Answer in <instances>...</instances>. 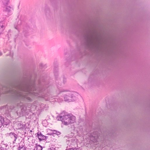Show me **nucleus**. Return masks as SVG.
<instances>
[{
  "label": "nucleus",
  "mask_w": 150,
  "mask_h": 150,
  "mask_svg": "<svg viewBox=\"0 0 150 150\" xmlns=\"http://www.w3.org/2000/svg\"><path fill=\"white\" fill-rule=\"evenodd\" d=\"M50 149H51V150H55V149L53 147L51 148Z\"/></svg>",
  "instance_id": "20"
},
{
  "label": "nucleus",
  "mask_w": 150,
  "mask_h": 150,
  "mask_svg": "<svg viewBox=\"0 0 150 150\" xmlns=\"http://www.w3.org/2000/svg\"><path fill=\"white\" fill-rule=\"evenodd\" d=\"M37 134L36 137H38L40 141L46 139L47 137L43 135L41 132H38Z\"/></svg>",
  "instance_id": "6"
},
{
  "label": "nucleus",
  "mask_w": 150,
  "mask_h": 150,
  "mask_svg": "<svg viewBox=\"0 0 150 150\" xmlns=\"http://www.w3.org/2000/svg\"><path fill=\"white\" fill-rule=\"evenodd\" d=\"M40 66L41 67H43L44 68H45V67H46V66L45 65H43V64H40Z\"/></svg>",
  "instance_id": "16"
},
{
  "label": "nucleus",
  "mask_w": 150,
  "mask_h": 150,
  "mask_svg": "<svg viewBox=\"0 0 150 150\" xmlns=\"http://www.w3.org/2000/svg\"><path fill=\"white\" fill-rule=\"evenodd\" d=\"M61 134V133L60 132L57 131V135H58Z\"/></svg>",
  "instance_id": "18"
},
{
  "label": "nucleus",
  "mask_w": 150,
  "mask_h": 150,
  "mask_svg": "<svg viewBox=\"0 0 150 150\" xmlns=\"http://www.w3.org/2000/svg\"><path fill=\"white\" fill-rule=\"evenodd\" d=\"M15 28L17 29V28L16 27H15Z\"/></svg>",
  "instance_id": "24"
},
{
  "label": "nucleus",
  "mask_w": 150,
  "mask_h": 150,
  "mask_svg": "<svg viewBox=\"0 0 150 150\" xmlns=\"http://www.w3.org/2000/svg\"><path fill=\"white\" fill-rule=\"evenodd\" d=\"M22 91L25 93L16 91L15 95L21 98H25L26 99L30 101H31V99L28 96L27 94H33L35 96H38V93L37 92V90L35 88L34 85L31 86H26L25 88L21 89Z\"/></svg>",
  "instance_id": "1"
},
{
  "label": "nucleus",
  "mask_w": 150,
  "mask_h": 150,
  "mask_svg": "<svg viewBox=\"0 0 150 150\" xmlns=\"http://www.w3.org/2000/svg\"><path fill=\"white\" fill-rule=\"evenodd\" d=\"M36 146L35 148V150H42V147L39 145H38L37 144H35Z\"/></svg>",
  "instance_id": "11"
},
{
  "label": "nucleus",
  "mask_w": 150,
  "mask_h": 150,
  "mask_svg": "<svg viewBox=\"0 0 150 150\" xmlns=\"http://www.w3.org/2000/svg\"><path fill=\"white\" fill-rule=\"evenodd\" d=\"M69 117L68 114H67L66 112H63L61 114V115L57 116V119L62 121L64 125H67L70 124Z\"/></svg>",
  "instance_id": "3"
},
{
  "label": "nucleus",
  "mask_w": 150,
  "mask_h": 150,
  "mask_svg": "<svg viewBox=\"0 0 150 150\" xmlns=\"http://www.w3.org/2000/svg\"><path fill=\"white\" fill-rule=\"evenodd\" d=\"M30 132H32V131H31V130H30Z\"/></svg>",
  "instance_id": "25"
},
{
  "label": "nucleus",
  "mask_w": 150,
  "mask_h": 150,
  "mask_svg": "<svg viewBox=\"0 0 150 150\" xmlns=\"http://www.w3.org/2000/svg\"><path fill=\"white\" fill-rule=\"evenodd\" d=\"M9 2V0H3V3L5 5H7Z\"/></svg>",
  "instance_id": "14"
},
{
  "label": "nucleus",
  "mask_w": 150,
  "mask_h": 150,
  "mask_svg": "<svg viewBox=\"0 0 150 150\" xmlns=\"http://www.w3.org/2000/svg\"><path fill=\"white\" fill-rule=\"evenodd\" d=\"M4 122V118L2 116H0V128L2 127Z\"/></svg>",
  "instance_id": "12"
},
{
  "label": "nucleus",
  "mask_w": 150,
  "mask_h": 150,
  "mask_svg": "<svg viewBox=\"0 0 150 150\" xmlns=\"http://www.w3.org/2000/svg\"><path fill=\"white\" fill-rule=\"evenodd\" d=\"M70 124L74 123L76 120V117L72 115L68 114Z\"/></svg>",
  "instance_id": "10"
},
{
  "label": "nucleus",
  "mask_w": 150,
  "mask_h": 150,
  "mask_svg": "<svg viewBox=\"0 0 150 150\" xmlns=\"http://www.w3.org/2000/svg\"><path fill=\"white\" fill-rule=\"evenodd\" d=\"M52 135L53 136H54V135H55V133H52Z\"/></svg>",
  "instance_id": "22"
},
{
  "label": "nucleus",
  "mask_w": 150,
  "mask_h": 150,
  "mask_svg": "<svg viewBox=\"0 0 150 150\" xmlns=\"http://www.w3.org/2000/svg\"><path fill=\"white\" fill-rule=\"evenodd\" d=\"M13 9L11 7L9 6H8L6 8L5 11L9 12L11 11Z\"/></svg>",
  "instance_id": "13"
},
{
  "label": "nucleus",
  "mask_w": 150,
  "mask_h": 150,
  "mask_svg": "<svg viewBox=\"0 0 150 150\" xmlns=\"http://www.w3.org/2000/svg\"><path fill=\"white\" fill-rule=\"evenodd\" d=\"M99 136V135L97 132H95L91 134L90 136L91 141L94 143H96Z\"/></svg>",
  "instance_id": "4"
},
{
  "label": "nucleus",
  "mask_w": 150,
  "mask_h": 150,
  "mask_svg": "<svg viewBox=\"0 0 150 150\" xmlns=\"http://www.w3.org/2000/svg\"><path fill=\"white\" fill-rule=\"evenodd\" d=\"M0 150H6V148L3 147H0Z\"/></svg>",
  "instance_id": "17"
},
{
  "label": "nucleus",
  "mask_w": 150,
  "mask_h": 150,
  "mask_svg": "<svg viewBox=\"0 0 150 150\" xmlns=\"http://www.w3.org/2000/svg\"><path fill=\"white\" fill-rule=\"evenodd\" d=\"M17 129H26V124H23L20 122L16 124Z\"/></svg>",
  "instance_id": "8"
},
{
  "label": "nucleus",
  "mask_w": 150,
  "mask_h": 150,
  "mask_svg": "<svg viewBox=\"0 0 150 150\" xmlns=\"http://www.w3.org/2000/svg\"><path fill=\"white\" fill-rule=\"evenodd\" d=\"M2 54V53L1 52H0V56H1Z\"/></svg>",
  "instance_id": "21"
},
{
  "label": "nucleus",
  "mask_w": 150,
  "mask_h": 150,
  "mask_svg": "<svg viewBox=\"0 0 150 150\" xmlns=\"http://www.w3.org/2000/svg\"><path fill=\"white\" fill-rule=\"evenodd\" d=\"M75 96H74L72 93L69 92L64 97L65 99L67 100H71L72 98H74Z\"/></svg>",
  "instance_id": "7"
},
{
  "label": "nucleus",
  "mask_w": 150,
  "mask_h": 150,
  "mask_svg": "<svg viewBox=\"0 0 150 150\" xmlns=\"http://www.w3.org/2000/svg\"><path fill=\"white\" fill-rule=\"evenodd\" d=\"M9 136L11 138L13 143H15L18 138V135L13 132H11L9 134Z\"/></svg>",
  "instance_id": "5"
},
{
  "label": "nucleus",
  "mask_w": 150,
  "mask_h": 150,
  "mask_svg": "<svg viewBox=\"0 0 150 150\" xmlns=\"http://www.w3.org/2000/svg\"><path fill=\"white\" fill-rule=\"evenodd\" d=\"M66 150H70V149H66Z\"/></svg>",
  "instance_id": "23"
},
{
  "label": "nucleus",
  "mask_w": 150,
  "mask_h": 150,
  "mask_svg": "<svg viewBox=\"0 0 150 150\" xmlns=\"http://www.w3.org/2000/svg\"><path fill=\"white\" fill-rule=\"evenodd\" d=\"M17 106L18 107L20 108L21 111L22 112H25L26 109V108L25 106L23 104V103H20L18 104Z\"/></svg>",
  "instance_id": "9"
},
{
  "label": "nucleus",
  "mask_w": 150,
  "mask_h": 150,
  "mask_svg": "<svg viewBox=\"0 0 150 150\" xmlns=\"http://www.w3.org/2000/svg\"><path fill=\"white\" fill-rule=\"evenodd\" d=\"M85 38L89 47L92 49H98L100 46V41L98 37L88 34Z\"/></svg>",
  "instance_id": "2"
},
{
  "label": "nucleus",
  "mask_w": 150,
  "mask_h": 150,
  "mask_svg": "<svg viewBox=\"0 0 150 150\" xmlns=\"http://www.w3.org/2000/svg\"><path fill=\"white\" fill-rule=\"evenodd\" d=\"M18 150H26V148L23 146H20L18 147Z\"/></svg>",
  "instance_id": "15"
},
{
  "label": "nucleus",
  "mask_w": 150,
  "mask_h": 150,
  "mask_svg": "<svg viewBox=\"0 0 150 150\" xmlns=\"http://www.w3.org/2000/svg\"><path fill=\"white\" fill-rule=\"evenodd\" d=\"M77 149H74L73 148H71V149H70V150H77Z\"/></svg>",
  "instance_id": "19"
}]
</instances>
